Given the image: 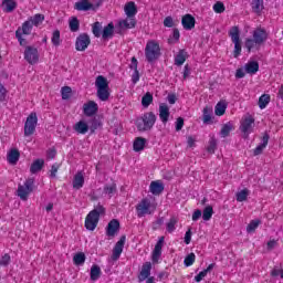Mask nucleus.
Returning <instances> with one entry per match:
<instances>
[{
    "mask_svg": "<svg viewBox=\"0 0 283 283\" xmlns=\"http://www.w3.org/2000/svg\"><path fill=\"white\" fill-rule=\"evenodd\" d=\"M147 140L143 137H137L133 144L134 151H143Z\"/></svg>",
    "mask_w": 283,
    "mask_h": 283,
    "instance_id": "34",
    "label": "nucleus"
},
{
    "mask_svg": "<svg viewBox=\"0 0 283 283\" xmlns=\"http://www.w3.org/2000/svg\"><path fill=\"white\" fill-rule=\"evenodd\" d=\"M163 247H165V237H160L157 241L153 253H151V260L153 264H158L160 262V258L163 256Z\"/></svg>",
    "mask_w": 283,
    "mask_h": 283,
    "instance_id": "15",
    "label": "nucleus"
},
{
    "mask_svg": "<svg viewBox=\"0 0 283 283\" xmlns=\"http://www.w3.org/2000/svg\"><path fill=\"white\" fill-rule=\"evenodd\" d=\"M255 128V119L251 115H245L241 119L240 130L243 134V138H249L253 134Z\"/></svg>",
    "mask_w": 283,
    "mask_h": 283,
    "instance_id": "9",
    "label": "nucleus"
},
{
    "mask_svg": "<svg viewBox=\"0 0 283 283\" xmlns=\"http://www.w3.org/2000/svg\"><path fill=\"white\" fill-rule=\"evenodd\" d=\"M63 101H67L72 94V88L70 86H64L61 90Z\"/></svg>",
    "mask_w": 283,
    "mask_h": 283,
    "instance_id": "53",
    "label": "nucleus"
},
{
    "mask_svg": "<svg viewBox=\"0 0 283 283\" xmlns=\"http://www.w3.org/2000/svg\"><path fill=\"white\" fill-rule=\"evenodd\" d=\"M262 223V221H260V219H255V220H252L248 227H247V231L249 233H254L255 232V229H258V227H260V224Z\"/></svg>",
    "mask_w": 283,
    "mask_h": 283,
    "instance_id": "46",
    "label": "nucleus"
},
{
    "mask_svg": "<svg viewBox=\"0 0 283 283\" xmlns=\"http://www.w3.org/2000/svg\"><path fill=\"white\" fill-rule=\"evenodd\" d=\"M104 193H106V196H109V198H112L114 193H116V184L105 186Z\"/></svg>",
    "mask_w": 283,
    "mask_h": 283,
    "instance_id": "50",
    "label": "nucleus"
},
{
    "mask_svg": "<svg viewBox=\"0 0 283 283\" xmlns=\"http://www.w3.org/2000/svg\"><path fill=\"white\" fill-rule=\"evenodd\" d=\"M32 28H34L32 21L27 20L23 22L22 27L15 31V39H18L20 45H25V39H23V34H32Z\"/></svg>",
    "mask_w": 283,
    "mask_h": 283,
    "instance_id": "11",
    "label": "nucleus"
},
{
    "mask_svg": "<svg viewBox=\"0 0 283 283\" xmlns=\"http://www.w3.org/2000/svg\"><path fill=\"white\" fill-rule=\"evenodd\" d=\"M149 275H151V262H146L142 266V271L138 276L139 282H145Z\"/></svg>",
    "mask_w": 283,
    "mask_h": 283,
    "instance_id": "22",
    "label": "nucleus"
},
{
    "mask_svg": "<svg viewBox=\"0 0 283 283\" xmlns=\"http://www.w3.org/2000/svg\"><path fill=\"white\" fill-rule=\"evenodd\" d=\"M125 240L126 237H120V239L116 242L115 247L113 248V253H112V260L114 262L120 260V255L123 254V249H125Z\"/></svg>",
    "mask_w": 283,
    "mask_h": 283,
    "instance_id": "16",
    "label": "nucleus"
},
{
    "mask_svg": "<svg viewBox=\"0 0 283 283\" xmlns=\"http://www.w3.org/2000/svg\"><path fill=\"white\" fill-rule=\"evenodd\" d=\"M182 127H185V119H182V117H179L177 118V122H176V132H180Z\"/></svg>",
    "mask_w": 283,
    "mask_h": 283,
    "instance_id": "58",
    "label": "nucleus"
},
{
    "mask_svg": "<svg viewBox=\"0 0 283 283\" xmlns=\"http://www.w3.org/2000/svg\"><path fill=\"white\" fill-rule=\"evenodd\" d=\"M8 264H10V254H4L0 259V265L1 266H8Z\"/></svg>",
    "mask_w": 283,
    "mask_h": 283,
    "instance_id": "57",
    "label": "nucleus"
},
{
    "mask_svg": "<svg viewBox=\"0 0 283 283\" xmlns=\"http://www.w3.org/2000/svg\"><path fill=\"white\" fill-rule=\"evenodd\" d=\"M232 43L234 44L233 56L238 59L242 54V40H240V28L232 27L228 32Z\"/></svg>",
    "mask_w": 283,
    "mask_h": 283,
    "instance_id": "6",
    "label": "nucleus"
},
{
    "mask_svg": "<svg viewBox=\"0 0 283 283\" xmlns=\"http://www.w3.org/2000/svg\"><path fill=\"white\" fill-rule=\"evenodd\" d=\"M211 218H213V207L207 206V207L203 209L202 219H203L206 222H209V220H211Z\"/></svg>",
    "mask_w": 283,
    "mask_h": 283,
    "instance_id": "44",
    "label": "nucleus"
},
{
    "mask_svg": "<svg viewBox=\"0 0 283 283\" xmlns=\"http://www.w3.org/2000/svg\"><path fill=\"white\" fill-rule=\"evenodd\" d=\"M119 28H122V30H132L136 28V18L127 17L126 19L120 20Z\"/></svg>",
    "mask_w": 283,
    "mask_h": 283,
    "instance_id": "24",
    "label": "nucleus"
},
{
    "mask_svg": "<svg viewBox=\"0 0 283 283\" xmlns=\"http://www.w3.org/2000/svg\"><path fill=\"white\" fill-rule=\"evenodd\" d=\"M93 34L94 36H96L97 39L101 38V34H102V30H103V27L101 25V22H95L93 24Z\"/></svg>",
    "mask_w": 283,
    "mask_h": 283,
    "instance_id": "51",
    "label": "nucleus"
},
{
    "mask_svg": "<svg viewBox=\"0 0 283 283\" xmlns=\"http://www.w3.org/2000/svg\"><path fill=\"white\" fill-rule=\"evenodd\" d=\"M216 145H217L216 139H211L208 146L209 154H213V151H216Z\"/></svg>",
    "mask_w": 283,
    "mask_h": 283,
    "instance_id": "62",
    "label": "nucleus"
},
{
    "mask_svg": "<svg viewBox=\"0 0 283 283\" xmlns=\"http://www.w3.org/2000/svg\"><path fill=\"white\" fill-rule=\"evenodd\" d=\"M34 191V178H29L23 185L18 186V196L23 201L28 200L30 193Z\"/></svg>",
    "mask_w": 283,
    "mask_h": 283,
    "instance_id": "10",
    "label": "nucleus"
},
{
    "mask_svg": "<svg viewBox=\"0 0 283 283\" xmlns=\"http://www.w3.org/2000/svg\"><path fill=\"white\" fill-rule=\"evenodd\" d=\"M73 262L74 264H76L77 266H80L81 264H85V253L80 252L77 254H75L73 256Z\"/></svg>",
    "mask_w": 283,
    "mask_h": 283,
    "instance_id": "48",
    "label": "nucleus"
},
{
    "mask_svg": "<svg viewBox=\"0 0 283 283\" xmlns=\"http://www.w3.org/2000/svg\"><path fill=\"white\" fill-rule=\"evenodd\" d=\"M200 218H202V211L196 210V211L192 213V220H193V222H198V220H200Z\"/></svg>",
    "mask_w": 283,
    "mask_h": 283,
    "instance_id": "61",
    "label": "nucleus"
},
{
    "mask_svg": "<svg viewBox=\"0 0 283 283\" xmlns=\"http://www.w3.org/2000/svg\"><path fill=\"white\" fill-rule=\"evenodd\" d=\"M29 21H31V24H33V27H39L41 25V23H43V21H45V17L41 13H36L35 15L29 18Z\"/></svg>",
    "mask_w": 283,
    "mask_h": 283,
    "instance_id": "39",
    "label": "nucleus"
},
{
    "mask_svg": "<svg viewBox=\"0 0 283 283\" xmlns=\"http://www.w3.org/2000/svg\"><path fill=\"white\" fill-rule=\"evenodd\" d=\"M98 113V104L94 101H88L83 104V114L85 116H95Z\"/></svg>",
    "mask_w": 283,
    "mask_h": 283,
    "instance_id": "17",
    "label": "nucleus"
},
{
    "mask_svg": "<svg viewBox=\"0 0 283 283\" xmlns=\"http://www.w3.org/2000/svg\"><path fill=\"white\" fill-rule=\"evenodd\" d=\"M156 125V114L145 113L142 118L137 120V129L139 132H149Z\"/></svg>",
    "mask_w": 283,
    "mask_h": 283,
    "instance_id": "7",
    "label": "nucleus"
},
{
    "mask_svg": "<svg viewBox=\"0 0 283 283\" xmlns=\"http://www.w3.org/2000/svg\"><path fill=\"white\" fill-rule=\"evenodd\" d=\"M212 114H213V109H211L210 107L203 108V123L206 125H209V123H211Z\"/></svg>",
    "mask_w": 283,
    "mask_h": 283,
    "instance_id": "45",
    "label": "nucleus"
},
{
    "mask_svg": "<svg viewBox=\"0 0 283 283\" xmlns=\"http://www.w3.org/2000/svg\"><path fill=\"white\" fill-rule=\"evenodd\" d=\"M266 145H269V134L263 135L262 143L254 149V156H260L266 149Z\"/></svg>",
    "mask_w": 283,
    "mask_h": 283,
    "instance_id": "30",
    "label": "nucleus"
},
{
    "mask_svg": "<svg viewBox=\"0 0 283 283\" xmlns=\"http://www.w3.org/2000/svg\"><path fill=\"white\" fill-rule=\"evenodd\" d=\"M260 70V64L258 62H249L245 64V72L248 74H255Z\"/></svg>",
    "mask_w": 283,
    "mask_h": 283,
    "instance_id": "40",
    "label": "nucleus"
},
{
    "mask_svg": "<svg viewBox=\"0 0 283 283\" xmlns=\"http://www.w3.org/2000/svg\"><path fill=\"white\" fill-rule=\"evenodd\" d=\"M43 165H45V161L43 159L34 160L30 167L31 174H38V171H41V169H43Z\"/></svg>",
    "mask_w": 283,
    "mask_h": 283,
    "instance_id": "35",
    "label": "nucleus"
},
{
    "mask_svg": "<svg viewBox=\"0 0 283 283\" xmlns=\"http://www.w3.org/2000/svg\"><path fill=\"white\" fill-rule=\"evenodd\" d=\"M189 57V54L186 50H180L175 56V65H185V61Z\"/></svg>",
    "mask_w": 283,
    "mask_h": 283,
    "instance_id": "28",
    "label": "nucleus"
},
{
    "mask_svg": "<svg viewBox=\"0 0 283 283\" xmlns=\"http://www.w3.org/2000/svg\"><path fill=\"white\" fill-rule=\"evenodd\" d=\"M124 12L126 17L136 19V14H138V9L136 8V3L133 1L128 2L124 7Z\"/></svg>",
    "mask_w": 283,
    "mask_h": 283,
    "instance_id": "23",
    "label": "nucleus"
},
{
    "mask_svg": "<svg viewBox=\"0 0 283 283\" xmlns=\"http://www.w3.org/2000/svg\"><path fill=\"white\" fill-rule=\"evenodd\" d=\"M185 244H191V230H188L185 234Z\"/></svg>",
    "mask_w": 283,
    "mask_h": 283,
    "instance_id": "64",
    "label": "nucleus"
},
{
    "mask_svg": "<svg viewBox=\"0 0 283 283\" xmlns=\"http://www.w3.org/2000/svg\"><path fill=\"white\" fill-rule=\"evenodd\" d=\"M101 216H105V208L101 205H97L85 218L84 227L87 231H94L98 227V221Z\"/></svg>",
    "mask_w": 283,
    "mask_h": 283,
    "instance_id": "2",
    "label": "nucleus"
},
{
    "mask_svg": "<svg viewBox=\"0 0 283 283\" xmlns=\"http://www.w3.org/2000/svg\"><path fill=\"white\" fill-rule=\"evenodd\" d=\"M114 36V23H108L102 31L103 39H112Z\"/></svg>",
    "mask_w": 283,
    "mask_h": 283,
    "instance_id": "33",
    "label": "nucleus"
},
{
    "mask_svg": "<svg viewBox=\"0 0 283 283\" xmlns=\"http://www.w3.org/2000/svg\"><path fill=\"white\" fill-rule=\"evenodd\" d=\"M149 191L153 196H160L163 191H165V186L161 184L160 180L151 181L149 186Z\"/></svg>",
    "mask_w": 283,
    "mask_h": 283,
    "instance_id": "21",
    "label": "nucleus"
},
{
    "mask_svg": "<svg viewBox=\"0 0 283 283\" xmlns=\"http://www.w3.org/2000/svg\"><path fill=\"white\" fill-rule=\"evenodd\" d=\"M132 67H134L135 72L133 74V83L136 84L138 81H140V75H138V60L136 57L132 59Z\"/></svg>",
    "mask_w": 283,
    "mask_h": 283,
    "instance_id": "38",
    "label": "nucleus"
},
{
    "mask_svg": "<svg viewBox=\"0 0 283 283\" xmlns=\"http://www.w3.org/2000/svg\"><path fill=\"white\" fill-rule=\"evenodd\" d=\"M193 262H196V254L190 253L185 258L184 264L185 266H192Z\"/></svg>",
    "mask_w": 283,
    "mask_h": 283,
    "instance_id": "52",
    "label": "nucleus"
},
{
    "mask_svg": "<svg viewBox=\"0 0 283 283\" xmlns=\"http://www.w3.org/2000/svg\"><path fill=\"white\" fill-rule=\"evenodd\" d=\"M57 171H59V164H55L51 167V178H56Z\"/></svg>",
    "mask_w": 283,
    "mask_h": 283,
    "instance_id": "63",
    "label": "nucleus"
},
{
    "mask_svg": "<svg viewBox=\"0 0 283 283\" xmlns=\"http://www.w3.org/2000/svg\"><path fill=\"white\" fill-rule=\"evenodd\" d=\"M252 10L260 14L264 10V0H252Z\"/></svg>",
    "mask_w": 283,
    "mask_h": 283,
    "instance_id": "37",
    "label": "nucleus"
},
{
    "mask_svg": "<svg viewBox=\"0 0 283 283\" xmlns=\"http://www.w3.org/2000/svg\"><path fill=\"white\" fill-rule=\"evenodd\" d=\"M169 106L167 104L159 105V118L164 125L169 120Z\"/></svg>",
    "mask_w": 283,
    "mask_h": 283,
    "instance_id": "25",
    "label": "nucleus"
},
{
    "mask_svg": "<svg viewBox=\"0 0 283 283\" xmlns=\"http://www.w3.org/2000/svg\"><path fill=\"white\" fill-rule=\"evenodd\" d=\"M176 224H178V218L171 217L166 223V229L168 233H174L176 231Z\"/></svg>",
    "mask_w": 283,
    "mask_h": 283,
    "instance_id": "41",
    "label": "nucleus"
},
{
    "mask_svg": "<svg viewBox=\"0 0 283 283\" xmlns=\"http://www.w3.org/2000/svg\"><path fill=\"white\" fill-rule=\"evenodd\" d=\"M227 112V102H219L214 107L216 116H224Z\"/></svg>",
    "mask_w": 283,
    "mask_h": 283,
    "instance_id": "36",
    "label": "nucleus"
},
{
    "mask_svg": "<svg viewBox=\"0 0 283 283\" xmlns=\"http://www.w3.org/2000/svg\"><path fill=\"white\" fill-rule=\"evenodd\" d=\"M102 273L103 272L101 271V266H98L97 264L92 265V268H91V280H92V282H96L97 280H99Z\"/></svg>",
    "mask_w": 283,
    "mask_h": 283,
    "instance_id": "32",
    "label": "nucleus"
},
{
    "mask_svg": "<svg viewBox=\"0 0 283 283\" xmlns=\"http://www.w3.org/2000/svg\"><path fill=\"white\" fill-rule=\"evenodd\" d=\"M154 102V95L151 93H146L142 98V105L143 107H148Z\"/></svg>",
    "mask_w": 283,
    "mask_h": 283,
    "instance_id": "47",
    "label": "nucleus"
},
{
    "mask_svg": "<svg viewBox=\"0 0 283 283\" xmlns=\"http://www.w3.org/2000/svg\"><path fill=\"white\" fill-rule=\"evenodd\" d=\"M120 229V222H118V220L113 219L108 222L107 227H106V235L108 238H115L116 233H118Z\"/></svg>",
    "mask_w": 283,
    "mask_h": 283,
    "instance_id": "18",
    "label": "nucleus"
},
{
    "mask_svg": "<svg viewBox=\"0 0 283 283\" xmlns=\"http://www.w3.org/2000/svg\"><path fill=\"white\" fill-rule=\"evenodd\" d=\"M165 28H174V18L167 17L164 20Z\"/></svg>",
    "mask_w": 283,
    "mask_h": 283,
    "instance_id": "59",
    "label": "nucleus"
},
{
    "mask_svg": "<svg viewBox=\"0 0 283 283\" xmlns=\"http://www.w3.org/2000/svg\"><path fill=\"white\" fill-rule=\"evenodd\" d=\"M39 123V117L36 113H31L24 123V136H32L36 132V125Z\"/></svg>",
    "mask_w": 283,
    "mask_h": 283,
    "instance_id": "12",
    "label": "nucleus"
},
{
    "mask_svg": "<svg viewBox=\"0 0 283 283\" xmlns=\"http://www.w3.org/2000/svg\"><path fill=\"white\" fill-rule=\"evenodd\" d=\"M163 52L160 51V43L156 40H148L145 46V57L148 63L158 61Z\"/></svg>",
    "mask_w": 283,
    "mask_h": 283,
    "instance_id": "3",
    "label": "nucleus"
},
{
    "mask_svg": "<svg viewBox=\"0 0 283 283\" xmlns=\"http://www.w3.org/2000/svg\"><path fill=\"white\" fill-rule=\"evenodd\" d=\"M207 271H201L198 275L195 276V282L199 283L202 282V280H205V276L207 275Z\"/></svg>",
    "mask_w": 283,
    "mask_h": 283,
    "instance_id": "60",
    "label": "nucleus"
},
{
    "mask_svg": "<svg viewBox=\"0 0 283 283\" xmlns=\"http://www.w3.org/2000/svg\"><path fill=\"white\" fill-rule=\"evenodd\" d=\"M102 3V0H80L75 2L74 9L78 12H90V10L96 11L97 8H101Z\"/></svg>",
    "mask_w": 283,
    "mask_h": 283,
    "instance_id": "8",
    "label": "nucleus"
},
{
    "mask_svg": "<svg viewBox=\"0 0 283 283\" xmlns=\"http://www.w3.org/2000/svg\"><path fill=\"white\" fill-rule=\"evenodd\" d=\"M51 41H52V44L55 45V48H59V45H61V31L55 30L53 32Z\"/></svg>",
    "mask_w": 283,
    "mask_h": 283,
    "instance_id": "49",
    "label": "nucleus"
},
{
    "mask_svg": "<svg viewBox=\"0 0 283 283\" xmlns=\"http://www.w3.org/2000/svg\"><path fill=\"white\" fill-rule=\"evenodd\" d=\"M181 24L185 30H193L196 28V18L191 14H186L181 19Z\"/></svg>",
    "mask_w": 283,
    "mask_h": 283,
    "instance_id": "20",
    "label": "nucleus"
},
{
    "mask_svg": "<svg viewBox=\"0 0 283 283\" xmlns=\"http://www.w3.org/2000/svg\"><path fill=\"white\" fill-rule=\"evenodd\" d=\"M85 185V176L81 171H78L73 178V188L74 189H83Z\"/></svg>",
    "mask_w": 283,
    "mask_h": 283,
    "instance_id": "26",
    "label": "nucleus"
},
{
    "mask_svg": "<svg viewBox=\"0 0 283 283\" xmlns=\"http://www.w3.org/2000/svg\"><path fill=\"white\" fill-rule=\"evenodd\" d=\"M266 41H269V32L266 29L259 27L251 31L250 38L245 39L244 48L248 52H259Z\"/></svg>",
    "mask_w": 283,
    "mask_h": 283,
    "instance_id": "1",
    "label": "nucleus"
},
{
    "mask_svg": "<svg viewBox=\"0 0 283 283\" xmlns=\"http://www.w3.org/2000/svg\"><path fill=\"white\" fill-rule=\"evenodd\" d=\"M156 211V203L149 198L142 199L136 206L137 218H145V216H151Z\"/></svg>",
    "mask_w": 283,
    "mask_h": 283,
    "instance_id": "5",
    "label": "nucleus"
},
{
    "mask_svg": "<svg viewBox=\"0 0 283 283\" xmlns=\"http://www.w3.org/2000/svg\"><path fill=\"white\" fill-rule=\"evenodd\" d=\"M3 12H14L17 10V0H2Z\"/></svg>",
    "mask_w": 283,
    "mask_h": 283,
    "instance_id": "29",
    "label": "nucleus"
},
{
    "mask_svg": "<svg viewBox=\"0 0 283 283\" xmlns=\"http://www.w3.org/2000/svg\"><path fill=\"white\" fill-rule=\"evenodd\" d=\"M90 43H92L90 35H87V33H82L76 38L75 50L77 52H85L86 48H90Z\"/></svg>",
    "mask_w": 283,
    "mask_h": 283,
    "instance_id": "14",
    "label": "nucleus"
},
{
    "mask_svg": "<svg viewBox=\"0 0 283 283\" xmlns=\"http://www.w3.org/2000/svg\"><path fill=\"white\" fill-rule=\"evenodd\" d=\"M70 29H71V32H77V30H78V19L73 18L70 21Z\"/></svg>",
    "mask_w": 283,
    "mask_h": 283,
    "instance_id": "54",
    "label": "nucleus"
},
{
    "mask_svg": "<svg viewBox=\"0 0 283 283\" xmlns=\"http://www.w3.org/2000/svg\"><path fill=\"white\" fill-rule=\"evenodd\" d=\"M24 60L28 61L30 65H36V63H39V50L34 46H27L24 49Z\"/></svg>",
    "mask_w": 283,
    "mask_h": 283,
    "instance_id": "13",
    "label": "nucleus"
},
{
    "mask_svg": "<svg viewBox=\"0 0 283 283\" xmlns=\"http://www.w3.org/2000/svg\"><path fill=\"white\" fill-rule=\"evenodd\" d=\"M73 129L76 134L85 135L90 132V124H87V120L81 119L73 126Z\"/></svg>",
    "mask_w": 283,
    "mask_h": 283,
    "instance_id": "19",
    "label": "nucleus"
},
{
    "mask_svg": "<svg viewBox=\"0 0 283 283\" xmlns=\"http://www.w3.org/2000/svg\"><path fill=\"white\" fill-rule=\"evenodd\" d=\"M233 129H235V126L233 125L232 122H228L226 123L222 127H221V137L222 138H227V136H229L231 134V132H233Z\"/></svg>",
    "mask_w": 283,
    "mask_h": 283,
    "instance_id": "31",
    "label": "nucleus"
},
{
    "mask_svg": "<svg viewBox=\"0 0 283 283\" xmlns=\"http://www.w3.org/2000/svg\"><path fill=\"white\" fill-rule=\"evenodd\" d=\"M251 191L249 189L244 188L241 191L237 192V202H244L247 201V198H249Z\"/></svg>",
    "mask_w": 283,
    "mask_h": 283,
    "instance_id": "42",
    "label": "nucleus"
},
{
    "mask_svg": "<svg viewBox=\"0 0 283 283\" xmlns=\"http://www.w3.org/2000/svg\"><path fill=\"white\" fill-rule=\"evenodd\" d=\"M269 103H271V95L269 94H263L260 98H259V107L260 109H265L266 105H269Z\"/></svg>",
    "mask_w": 283,
    "mask_h": 283,
    "instance_id": "43",
    "label": "nucleus"
},
{
    "mask_svg": "<svg viewBox=\"0 0 283 283\" xmlns=\"http://www.w3.org/2000/svg\"><path fill=\"white\" fill-rule=\"evenodd\" d=\"M213 10L217 12V14H222V12H224V4L222 2H217L213 6Z\"/></svg>",
    "mask_w": 283,
    "mask_h": 283,
    "instance_id": "55",
    "label": "nucleus"
},
{
    "mask_svg": "<svg viewBox=\"0 0 283 283\" xmlns=\"http://www.w3.org/2000/svg\"><path fill=\"white\" fill-rule=\"evenodd\" d=\"M20 156L21 154L19 153V150L17 148H13L8 153L7 160L10 165H17V163H19Z\"/></svg>",
    "mask_w": 283,
    "mask_h": 283,
    "instance_id": "27",
    "label": "nucleus"
},
{
    "mask_svg": "<svg viewBox=\"0 0 283 283\" xmlns=\"http://www.w3.org/2000/svg\"><path fill=\"white\" fill-rule=\"evenodd\" d=\"M8 96V90L3 84L0 83V101L3 102L6 101V97Z\"/></svg>",
    "mask_w": 283,
    "mask_h": 283,
    "instance_id": "56",
    "label": "nucleus"
},
{
    "mask_svg": "<svg viewBox=\"0 0 283 283\" xmlns=\"http://www.w3.org/2000/svg\"><path fill=\"white\" fill-rule=\"evenodd\" d=\"M95 87L97 90L96 96L99 101H109V82L105 76L98 75L96 77Z\"/></svg>",
    "mask_w": 283,
    "mask_h": 283,
    "instance_id": "4",
    "label": "nucleus"
}]
</instances>
